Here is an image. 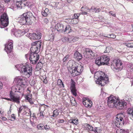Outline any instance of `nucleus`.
<instances>
[{
  "mask_svg": "<svg viewBox=\"0 0 133 133\" xmlns=\"http://www.w3.org/2000/svg\"><path fill=\"white\" fill-rule=\"evenodd\" d=\"M35 19V17L30 12L24 13L18 18V22L22 25H29L33 20Z\"/></svg>",
  "mask_w": 133,
  "mask_h": 133,
  "instance_id": "2",
  "label": "nucleus"
},
{
  "mask_svg": "<svg viewBox=\"0 0 133 133\" xmlns=\"http://www.w3.org/2000/svg\"><path fill=\"white\" fill-rule=\"evenodd\" d=\"M122 63L119 59L114 60L111 63V67L114 71L121 70L122 68Z\"/></svg>",
  "mask_w": 133,
  "mask_h": 133,
  "instance_id": "9",
  "label": "nucleus"
},
{
  "mask_svg": "<svg viewBox=\"0 0 133 133\" xmlns=\"http://www.w3.org/2000/svg\"><path fill=\"white\" fill-rule=\"evenodd\" d=\"M71 29L69 25H67L64 31V32L67 34L71 32Z\"/></svg>",
  "mask_w": 133,
  "mask_h": 133,
  "instance_id": "27",
  "label": "nucleus"
},
{
  "mask_svg": "<svg viewBox=\"0 0 133 133\" xmlns=\"http://www.w3.org/2000/svg\"><path fill=\"white\" fill-rule=\"evenodd\" d=\"M111 49V48L109 46H108L106 47V50L105 51V53H108L110 52V49Z\"/></svg>",
  "mask_w": 133,
  "mask_h": 133,
  "instance_id": "47",
  "label": "nucleus"
},
{
  "mask_svg": "<svg viewBox=\"0 0 133 133\" xmlns=\"http://www.w3.org/2000/svg\"><path fill=\"white\" fill-rule=\"evenodd\" d=\"M85 126L87 130H89L91 131H94V130L93 129V127L89 124H85Z\"/></svg>",
  "mask_w": 133,
  "mask_h": 133,
  "instance_id": "25",
  "label": "nucleus"
},
{
  "mask_svg": "<svg viewBox=\"0 0 133 133\" xmlns=\"http://www.w3.org/2000/svg\"><path fill=\"white\" fill-rule=\"evenodd\" d=\"M70 101L71 105L73 106H75L76 104V102L74 98L71 97L70 98Z\"/></svg>",
  "mask_w": 133,
  "mask_h": 133,
  "instance_id": "29",
  "label": "nucleus"
},
{
  "mask_svg": "<svg viewBox=\"0 0 133 133\" xmlns=\"http://www.w3.org/2000/svg\"><path fill=\"white\" fill-rule=\"evenodd\" d=\"M55 27V29L59 32H62L63 30V25L59 23L57 24Z\"/></svg>",
  "mask_w": 133,
  "mask_h": 133,
  "instance_id": "17",
  "label": "nucleus"
},
{
  "mask_svg": "<svg viewBox=\"0 0 133 133\" xmlns=\"http://www.w3.org/2000/svg\"><path fill=\"white\" fill-rule=\"evenodd\" d=\"M84 54L86 58H90L91 56H94V52L92 50L89 48L85 49Z\"/></svg>",
  "mask_w": 133,
  "mask_h": 133,
  "instance_id": "15",
  "label": "nucleus"
},
{
  "mask_svg": "<svg viewBox=\"0 0 133 133\" xmlns=\"http://www.w3.org/2000/svg\"><path fill=\"white\" fill-rule=\"evenodd\" d=\"M44 115H45V113L43 111H41L40 112V116H42L43 117L44 116Z\"/></svg>",
  "mask_w": 133,
  "mask_h": 133,
  "instance_id": "52",
  "label": "nucleus"
},
{
  "mask_svg": "<svg viewBox=\"0 0 133 133\" xmlns=\"http://www.w3.org/2000/svg\"><path fill=\"white\" fill-rule=\"evenodd\" d=\"M111 38H115L116 37V35L113 34H111Z\"/></svg>",
  "mask_w": 133,
  "mask_h": 133,
  "instance_id": "57",
  "label": "nucleus"
},
{
  "mask_svg": "<svg viewBox=\"0 0 133 133\" xmlns=\"http://www.w3.org/2000/svg\"><path fill=\"white\" fill-rule=\"evenodd\" d=\"M80 15V14L78 13H75L74 15V17L73 18H78Z\"/></svg>",
  "mask_w": 133,
  "mask_h": 133,
  "instance_id": "45",
  "label": "nucleus"
},
{
  "mask_svg": "<svg viewBox=\"0 0 133 133\" xmlns=\"http://www.w3.org/2000/svg\"><path fill=\"white\" fill-rule=\"evenodd\" d=\"M68 21L70 24H76L78 22L79 20L78 18H73L72 19H69Z\"/></svg>",
  "mask_w": 133,
  "mask_h": 133,
  "instance_id": "21",
  "label": "nucleus"
},
{
  "mask_svg": "<svg viewBox=\"0 0 133 133\" xmlns=\"http://www.w3.org/2000/svg\"><path fill=\"white\" fill-rule=\"evenodd\" d=\"M99 74V75H101L99 77L98 79H97V81H96V83L97 84H99L101 86H103L106 84L108 83L109 82V78L108 77H105L104 76H103L101 75L102 74L103 75V74L104 75H105L104 73H103L102 72H96L95 74Z\"/></svg>",
  "mask_w": 133,
  "mask_h": 133,
  "instance_id": "4",
  "label": "nucleus"
},
{
  "mask_svg": "<svg viewBox=\"0 0 133 133\" xmlns=\"http://www.w3.org/2000/svg\"><path fill=\"white\" fill-rule=\"evenodd\" d=\"M108 98V105L110 107H115L118 110L123 109L126 108V102L124 101L117 102L113 96L111 95Z\"/></svg>",
  "mask_w": 133,
  "mask_h": 133,
  "instance_id": "1",
  "label": "nucleus"
},
{
  "mask_svg": "<svg viewBox=\"0 0 133 133\" xmlns=\"http://www.w3.org/2000/svg\"><path fill=\"white\" fill-rule=\"evenodd\" d=\"M57 84L58 85H60L61 84H62L63 87H64V85L62 82V81L60 79H58L57 82Z\"/></svg>",
  "mask_w": 133,
  "mask_h": 133,
  "instance_id": "36",
  "label": "nucleus"
},
{
  "mask_svg": "<svg viewBox=\"0 0 133 133\" xmlns=\"http://www.w3.org/2000/svg\"><path fill=\"white\" fill-rule=\"evenodd\" d=\"M71 82L70 87V90L73 95L75 96H76L77 94L76 92V90L75 87V83L72 79H71Z\"/></svg>",
  "mask_w": 133,
  "mask_h": 133,
  "instance_id": "16",
  "label": "nucleus"
},
{
  "mask_svg": "<svg viewBox=\"0 0 133 133\" xmlns=\"http://www.w3.org/2000/svg\"><path fill=\"white\" fill-rule=\"evenodd\" d=\"M59 113V112L57 109L54 110L53 112V114H54L56 116L58 115Z\"/></svg>",
  "mask_w": 133,
  "mask_h": 133,
  "instance_id": "42",
  "label": "nucleus"
},
{
  "mask_svg": "<svg viewBox=\"0 0 133 133\" xmlns=\"http://www.w3.org/2000/svg\"><path fill=\"white\" fill-rule=\"evenodd\" d=\"M49 11V10L48 8H45L44 10L42 11V14L43 16L45 17H46L48 15Z\"/></svg>",
  "mask_w": 133,
  "mask_h": 133,
  "instance_id": "28",
  "label": "nucleus"
},
{
  "mask_svg": "<svg viewBox=\"0 0 133 133\" xmlns=\"http://www.w3.org/2000/svg\"><path fill=\"white\" fill-rule=\"evenodd\" d=\"M30 123H31V124H32V125L33 127H34L35 125V123L34 122H33L31 121Z\"/></svg>",
  "mask_w": 133,
  "mask_h": 133,
  "instance_id": "61",
  "label": "nucleus"
},
{
  "mask_svg": "<svg viewBox=\"0 0 133 133\" xmlns=\"http://www.w3.org/2000/svg\"><path fill=\"white\" fill-rule=\"evenodd\" d=\"M74 57H75L77 59L80 60L82 58L81 55L78 51L75 52L74 54Z\"/></svg>",
  "mask_w": 133,
  "mask_h": 133,
  "instance_id": "23",
  "label": "nucleus"
},
{
  "mask_svg": "<svg viewBox=\"0 0 133 133\" xmlns=\"http://www.w3.org/2000/svg\"><path fill=\"white\" fill-rule=\"evenodd\" d=\"M85 9H86L87 10H88L89 12H90V11L91 10H92V11H94L96 10V8L94 6H92L90 9H89L86 6H85Z\"/></svg>",
  "mask_w": 133,
  "mask_h": 133,
  "instance_id": "38",
  "label": "nucleus"
},
{
  "mask_svg": "<svg viewBox=\"0 0 133 133\" xmlns=\"http://www.w3.org/2000/svg\"><path fill=\"white\" fill-rule=\"evenodd\" d=\"M23 78H22V81H21V82L18 85L19 86H20L21 87H22V85H25V83L24 82H25L24 80V79Z\"/></svg>",
  "mask_w": 133,
  "mask_h": 133,
  "instance_id": "40",
  "label": "nucleus"
},
{
  "mask_svg": "<svg viewBox=\"0 0 133 133\" xmlns=\"http://www.w3.org/2000/svg\"><path fill=\"white\" fill-rule=\"evenodd\" d=\"M4 11V9L0 5V13H2Z\"/></svg>",
  "mask_w": 133,
  "mask_h": 133,
  "instance_id": "59",
  "label": "nucleus"
},
{
  "mask_svg": "<svg viewBox=\"0 0 133 133\" xmlns=\"http://www.w3.org/2000/svg\"><path fill=\"white\" fill-rule=\"evenodd\" d=\"M45 129L46 130H48L49 129H50V127L49 125H47L43 126V128Z\"/></svg>",
  "mask_w": 133,
  "mask_h": 133,
  "instance_id": "48",
  "label": "nucleus"
},
{
  "mask_svg": "<svg viewBox=\"0 0 133 133\" xmlns=\"http://www.w3.org/2000/svg\"><path fill=\"white\" fill-rule=\"evenodd\" d=\"M116 132V133H129L128 130L119 128L117 129Z\"/></svg>",
  "mask_w": 133,
  "mask_h": 133,
  "instance_id": "24",
  "label": "nucleus"
},
{
  "mask_svg": "<svg viewBox=\"0 0 133 133\" xmlns=\"http://www.w3.org/2000/svg\"><path fill=\"white\" fill-rule=\"evenodd\" d=\"M127 71L128 75H130L133 73V65L129 64L127 68Z\"/></svg>",
  "mask_w": 133,
  "mask_h": 133,
  "instance_id": "20",
  "label": "nucleus"
},
{
  "mask_svg": "<svg viewBox=\"0 0 133 133\" xmlns=\"http://www.w3.org/2000/svg\"><path fill=\"white\" fill-rule=\"evenodd\" d=\"M9 24L8 17L7 14L4 13L1 15L0 18V27L2 28L6 27Z\"/></svg>",
  "mask_w": 133,
  "mask_h": 133,
  "instance_id": "8",
  "label": "nucleus"
},
{
  "mask_svg": "<svg viewBox=\"0 0 133 133\" xmlns=\"http://www.w3.org/2000/svg\"><path fill=\"white\" fill-rule=\"evenodd\" d=\"M43 65V64L41 62H38L37 65V67H38L40 68L41 69L42 67V66Z\"/></svg>",
  "mask_w": 133,
  "mask_h": 133,
  "instance_id": "46",
  "label": "nucleus"
},
{
  "mask_svg": "<svg viewBox=\"0 0 133 133\" xmlns=\"http://www.w3.org/2000/svg\"><path fill=\"white\" fill-rule=\"evenodd\" d=\"M68 37H64L62 39V41L64 42H65L66 41L68 42Z\"/></svg>",
  "mask_w": 133,
  "mask_h": 133,
  "instance_id": "44",
  "label": "nucleus"
},
{
  "mask_svg": "<svg viewBox=\"0 0 133 133\" xmlns=\"http://www.w3.org/2000/svg\"><path fill=\"white\" fill-rule=\"evenodd\" d=\"M8 118L10 120L13 121L15 119L16 116L15 114H12L10 116L8 117Z\"/></svg>",
  "mask_w": 133,
  "mask_h": 133,
  "instance_id": "35",
  "label": "nucleus"
},
{
  "mask_svg": "<svg viewBox=\"0 0 133 133\" xmlns=\"http://www.w3.org/2000/svg\"><path fill=\"white\" fill-rule=\"evenodd\" d=\"M123 100L124 101H127L130 102L131 101V98L128 95H126L124 97H123Z\"/></svg>",
  "mask_w": 133,
  "mask_h": 133,
  "instance_id": "30",
  "label": "nucleus"
},
{
  "mask_svg": "<svg viewBox=\"0 0 133 133\" xmlns=\"http://www.w3.org/2000/svg\"><path fill=\"white\" fill-rule=\"evenodd\" d=\"M64 121L63 119H59L58 120V122L59 123H62L64 122Z\"/></svg>",
  "mask_w": 133,
  "mask_h": 133,
  "instance_id": "56",
  "label": "nucleus"
},
{
  "mask_svg": "<svg viewBox=\"0 0 133 133\" xmlns=\"http://www.w3.org/2000/svg\"><path fill=\"white\" fill-rule=\"evenodd\" d=\"M127 112L130 118L133 120V107L128 108Z\"/></svg>",
  "mask_w": 133,
  "mask_h": 133,
  "instance_id": "22",
  "label": "nucleus"
},
{
  "mask_svg": "<svg viewBox=\"0 0 133 133\" xmlns=\"http://www.w3.org/2000/svg\"><path fill=\"white\" fill-rule=\"evenodd\" d=\"M9 96L10 98H6L7 99L13 102H16L17 104L20 103V98L19 96H15V94L11 91L10 93Z\"/></svg>",
  "mask_w": 133,
  "mask_h": 133,
  "instance_id": "12",
  "label": "nucleus"
},
{
  "mask_svg": "<svg viewBox=\"0 0 133 133\" xmlns=\"http://www.w3.org/2000/svg\"><path fill=\"white\" fill-rule=\"evenodd\" d=\"M83 67L81 65H79L74 68L70 67L68 69V71L74 76L79 75L83 71Z\"/></svg>",
  "mask_w": 133,
  "mask_h": 133,
  "instance_id": "6",
  "label": "nucleus"
},
{
  "mask_svg": "<svg viewBox=\"0 0 133 133\" xmlns=\"http://www.w3.org/2000/svg\"><path fill=\"white\" fill-rule=\"evenodd\" d=\"M126 46H127L130 48L131 46V45L130 44L128 43L126 44Z\"/></svg>",
  "mask_w": 133,
  "mask_h": 133,
  "instance_id": "63",
  "label": "nucleus"
},
{
  "mask_svg": "<svg viewBox=\"0 0 133 133\" xmlns=\"http://www.w3.org/2000/svg\"><path fill=\"white\" fill-rule=\"evenodd\" d=\"M110 59L106 56H102L96 59L95 63L98 65H107L109 64Z\"/></svg>",
  "mask_w": 133,
  "mask_h": 133,
  "instance_id": "5",
  "label": "nucleus"
},
{
  "mask_svg": "<svg viewBox=\"0 0 133 133\" xmlns=\"http://www.w3.org/2000/svg\"><path fill=\"white\" fill-rule=\"evenodd\" d=\"M18 70L21 73L26 75V77L29 78L32 75V67L31 65L28 64H22L18 65Z\"/></svg>",
  "mask_w": 133,
  "mask_h": 133,
  "instance_id": "3",
  "label": "nucleus"
},
{
  "mask_svg": "<svg viewBox=\"0 0 133 133\" xmlns=\"http://www.w3.org/2000/svg\"><path fill=\"white\" fill-rule=\"evenodd\" d=\"M123 115L122 113L118 114L116 116V118L113 121V124L118 127H120L124 124L123 117Z\"/></svg>",
  "mask_w": 133,
  "mask_h": 133,
  "instance_id": "7",
  "label": "nucleus"
},
{
  "mask_svg": "<svg viewBox=\"0 0 133 133\" xmlns=\"http://www.w3.org/2000/svg\"><path fill=\"white\" fill-rule=\"evenodd\" d=\"M17 92H19L21 94L20 95H22L23 93V88H22V87H19L18 88V90L17 91Z\"/></svg>",
  "mask_w": 133,
  "mask_h": 133,
  "instance_id": "37",
  "label": "nucleus"
},
{
  "mask_svg": "<svg viewBox=\"0 0 133 133\" xmlns=\"http://www.w3.org/2000/svg\"><path fill=\"white\" fill-rule=\"evenodd\" d=\"M23 31L19 30H14V35L16 37H20L21 35L24 34Z\"/></svg>",
  "mask_w": 133,
  "mask_h": 133,
  "instance_id": "18",
  "label": "nucleus"
},
{
  "mask_svg": "<svg viewBox=\"0 0 133 133\" xmlns=\"http://www.w3.org/2000/svg\"><path fill=\"white\" fill-rule=\"evenodd\" d=\"M69 56V55H68L66 56L64 58L63 60L64 62H65L67 61V59H68Z\"/></svg>",
  "mask_w": 133,
  "mask_h": 133,
  "instance_id": "50",
  "label": "nucleus"
},
{
  "mask_svg": "<svg viewBox=\"0 0 133 133\" xmlns=\"http://www.w3.org/2000/svg\"><path fill=\"white\" fill-rule=\"evenodd\" d=\"M78 38H77L76 37H74L73 36V42H74L76 41H77L78 40Z\"/></svg>",
  "mask_w": 133,
  "mask_h": 133,
  "instance_id": "55",
  "label": "nucleus"
},
{
  "mask_svg": "<svg viewBox=\"0 0 133 133\" xmlns=\"http://www.w3.org/2000/svg\"><path fill=\"white\" fill-rule=\"evenodd\" d=\"M110 14L112 15L114 17H115L116 16L115 13L114 12L112 11H110L109 12Z\"/></svg>",
  "mask_w": 133,
  "mask_h": 133,
  "instance_id": "53",
  "label": "nucleus"
},
{
  "mask_svg": "<svg viewBox=\"0 0 133 133\" xmlns=\"http://www.w3.org/2000/svg\"><path fill=\"white\" fill-rule=\"evenodd\" d=\"M29 56L30 63L33 64H36L39 59V55L37 54H31Z\"/></svg>",
  "mask_w": 133,
  "mask_h": 133,
  "instance_id": "13",
  "label": "nucleus"
},
{
  "mask_svg": "<svg viewBox=\"0 0 133 133\" xmlns=\"http://www.w3.org/2000/svg\"><path fill=\"white\" fill-rule=\"evenodd\" d=\"M85 6H83L81 8V10L82 11L81 14L83 15H87L88 14L87 12L89 11L88 10L86 9H85Z\"/></svg>",
  "mask_w": 133,
  "mask_h": 133,
  "instance_id": "26",
  "label": "nucleus"
},
{
  "mask_svg": "<svg viewBox=\"0 0 133 133\" xmlns=\"http://www.w3.org/2000/svg\"><path fill=\"white\" fill-rule=\"evenodd\" d=\"M29 34V37L31 39H39L41 38V34L39 32H36L35 33H28Z\"/></svg>",
  "mask_w": 133,
  "mask_h": 133,
  "instance_id": "14",
  "label": "nucleus"
},
{
  "mask_svg": "<svg viewBox=\"0 0 133 133\" xmlns=\"http://www.w3.org/2000/svg\"><path fill=\"white\" fill-rule=\"evenodd\" d=\"M44 21L45 23L47 24L49 22V20L47 18H45L44 20Z\"/></svg>",
  "mask_w": 133,
  "mask_h": 133,
  "instance_id": "58",
  "label": "nucleus"
},
{
  "mask_svg": "<svg viewBox=\"0 0 133 133\" xmlns=\"http://www.w3.org/2000/svg\"><path fill=\"white\" fill-rule=\"evenodd\" d=\"M22 106H21L19 108V110H18V116H19L20 113L21 112V111L22 110Z\"/></svg>",
  "mask_w": 133,
  "mask_h": 133,
  "instance_id": "54",
  "label": "nucleus"
},
{
  "mask_svg": "<svg viewBox=\"0 0 133 133\" xmlns=\"http://www.w3.org/2000/svg\"><path fill=\"white\" fill-rule=\"evenodd\" d=\"M23 115H25L26 116H31L30 111V109L27 110V111L23 112L22 114Z\"/></svg>",
  "mask_w": 133,
  "mask_h": 133,
  "instance_id": "32",
  "label": "nucleus"
},
{
  "mask_svg": "<svg viewBox=\"0 0 133 133\" xmlns=\"http://www.w3.org/2000/svg\"><path fill=\"white\" fill-rule=\"evenodd\" d=\"M29 101L31 104H33V102L32 100L31 99Z\"/></svg>",
  "mask_w": 133,
  "mask_h": 133,
  "instance_id": "62",
  "label": "nucleus"
},
{
  "mask_svg": "<svg viewBox=\"0 0 133 133\" xmlns=\"http://www.w3.org/2000/svg\"><path fill=\"white\" fill-rule=\"evenodd\" d=\"M83 103L84 105L86 107H90L91 104H89L88 99L86 98H84L83 99Z\"/></svg>",
  "mask_w": 133,
  "mask_h": 133,
  "instance_id": "19",
  "label": "nucleus"
},
{
  "mask_svg": "<svg viewBox=\"0 0 133 133\" xmlns=\"http://www.w3.org/2000/svg\"><path fill=\"white\" fill-rule=\"evenodd\" d=\"M111 34H109L107 36H105L106 37H108L109 38H111Z\"/></svg>",
  "mask_w": 133,
  "mask_h": 133,
  "instance_id": "64",
  "label": "nucleus"
},
{
  "mask_svg": "<svg viewBox=\"0 0 133 133\" xmlns=\"http://www.w3.org/2000/svg\"><path fill=\"white\" fill-rule=\"evenodd\" d=\"M23 77H19L16 78V81H17V84L18 85L21 81H22V78Z\"/></svg>",
  "mask_w": 133,
  "mask_h": 133,
  "instance_id": "33",
  "label": "nucleus"
},
{
  "mask_svg": "<svg viewBox=\"0 0 133 133\" xmlns=\"http://www.w3.org/2000/svg\"><path fill=\"white\" fill-rule=\"evenodd\" d=\"M25 98L27 100L29 101V100L31 99V95H28L25 97Z\"/></svg>",
  "mask_w": 133,
  "mask_h": 133,
  "instance_id": "49",
  "label": "nucleus"
},
{
  "mask_svg": "<svg viewBox=\"0 0 133 133\" xmlns=\"http://www.w3.org/2000/svg\"><path fill=\"white\" fill-rule=\"evenodd\" d=\"M68 42H73V38L72 36H69L68 37Z\"/></svg>",
  "mask_w": 133,
  "mask_h": 133,
  "instance_id": "43",
  "label": "nucleus"
},
{
  "mask_svg": "<svg viewBox=\"0 0 133 133\" xmlns=\"http://www.w3.org/2000/svg\"><path fill=\"white\" fill-rule=\"evenodd\" d=\"M101 10V9L99 8L97 9L96 8V10L94 11H92L93 12H94L95 13H98Z\"/></svg>",
  "mask_w": 133,
  "mask_h": 133,
  "instance_id": "51",
  "label": "nucleus"
},
{
  "mask_svg": "<svg viewBox=\"0 0 133 133\" xmlns=\"http://www.w3.org/2000/svg\"><path fill=\"white\" fill-rule=\"evenodd\" d=\"M88 99V101H89V104H91V107L92 105V101L91 100L89 99Z\"/></svg>",
  "mask_w": 133,
  "mask_h": 133,
  "instance_id": "60",
  "label": "nucleus"
},
{
  "mask_svg": "<svg viewBox=\"0 0 133 133\" xmlns=\"http://www.w3.org/2000/svg\"><path fill=\"white\" fill-rule=\"evenodd\" d=\"M32 46L30 49L31 54H37L41 46V42L37 41L32 44Z\"/></svg>",
  "mask_w": 133,
  "mask_h": 133,
  "instance_id": "10",
  "label": "nucleus"
},
{
  "mask_svg": "<svg viewBox=\"0 0 133 133\" xmlns=\"http://www.w3.org/2000/svg\"><path fill=\"white\" fill-rule=\"evenodd\" d=\"M70 123H73L76 125H77L78 123V119H73L70 121Z\"/></svg>",
  "mask_w": 133,
  "mask_h": 133,
  "instance_id": "31",
  "label": "nucleus"
},
{
  "mask_svg": "<svg viewBox=\"0 0 133 133\" xmlns=\"http://www.w3.org/2000/svg\"><path fill=\"white\" fill-rule=\"evenodd\" d=\"M13 41H11L9 42L7 44L5 45V50L10 58L11 57L12 55V53H11V52L13 48Z\"/></svg>",
  "mask_w": 133,
  "mask_h": 133,
  "instance_id": "11",
  "label": "nucleus"
},
{
  "mask_svg": "<svg viewBox=\"0 0 133 133\" xmlns=\"http://www.w3.org/2000/svg\"><path fill=\"white\" fill-rule=\"evenodd\" d=\"M101 130L100 128L98 127H95L94 129V131L95 133H100Z\"/></svg>",
  "mask_w": 133,
  "mask_h": 133,
  "instance_id": "34",
  "label": "nucleus"
},
{
  "mask_svg": "<svg viewBox=\"0 0 133 133\" xmlns=\"http://www.w3.org/2000/svg\"><path fill=\"white\" fill-rule=\"evenodd\" d=\"M37 128L39 129H43V124H40L37 126Z\"/></svg>",
  "mask_w": 133,
  "mask_h": 133,
  "instance_id": "41",
  "label": "nucleus"
},
{
  "mask_svg": "<svg viewBox=\"0 0 133 133\" xmlns=\"http://www.w3.org/2000/svg\"><path fill=\"white\" fill-rule=\"evenodd\" d=\"M22 110L24 111V112L27 111V110L29 109L25 105H22Z\"/></svg>",
  "mask_w": 133,
  "mask_h": 133,
  "instance_id": "39",
  "label": "nucleus"
}]
</instances>
